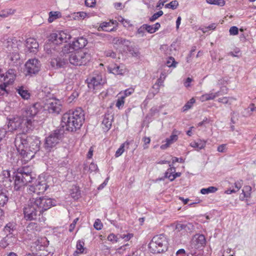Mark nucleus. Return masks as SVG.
<instances>
[{
	"label": "nucleus",
	"instance_id": "58836bf2",
	"mask_svg": "<svg viewBox=\"0 0 256 256\" xmlns=\"http://www.w3.org/2000/svg\"><path fill=\"white\" fill-rule=\"evenodd\" d=\"M195 102V100L194 98H192L184 106H183V111H186L190 109L192 104Z\"/></svg>",
	"mask_w": 256,
	"mask_h": 256
},
{
	"label": "nucleus",
	"instance_id": "473e14b6",
	"mask_svg": "<svg viewBox=\"0 0 256 256\" xmlns=\"http://www.w3.org/2000/svg\"><path fill=\"white\" fill-rule=\"evenodd\" d=\"M206 144V142L200 140H198V142H192L190 144V146L192 147L196 148L198 150H200L204 148Z\"/></svg>",
	"mask_w": 256,
	"mask_h": 256
},
{
	"label": "nucleus",
	"instance_id": "393cba45",
	"mask_svg": "<svg viewBox=\"0 0 256 256\" xmlns=\"http://www.w3.org/2000/svg\"><path fill=\"white\" fill-rule=\"evenodd\" d=\"M113 116L109 114H104L102 122V124L104 126L103 128L106 130H108L112 126Z\"/></svg>",
	"mask_w": 256,
	"mask_h": 256
},
{
	"label": "nucleus",
	"instance_id": "f03ea898",
	"mask_svg": "<svg viewBox=\"0 0 256 256\" xmlns=\"http://www.w3.org/2000/svg\"><path fill=\"white\" fill-rule=\"evenodd\" d=\"M84 120V112L79 108L64 114L62 118L61 124L63 128L66 126L67 130L76 131L82 126Z\"/></svg>",
	"mask_w": 256,
	"mask_h": 256
},
{
	"label": "nucleus",
	"instance_id": "c9c22d12",
	"mask_svg": "<svg viewBox=\"0 0 256 256\" xmlns=\"http://www.w3.org/2000/svg\"><path fill=\"white\" fill-rule=\"evenodd\" d=\"M218 188L214 186H209L208 188H204L200 190L201 194H208L209 193L215 192Z\"/></svg>",
	"mask_w": 256,
	"mask_h": 256
},
{
	"label": "nucleus",
	"instance_id": "412c9836",
	"mask_svg": "<svg viewBox=\"0 0 256 256\" xmlns=\"http://www.w3.org/2000/svg\"><path fill=\"white\" fill-rule=\"evenodd\" d=\"M108 69L110 72L114 74L122 75L126 72V68L123 64H112L108 68Z\"/></svg>",
	"mask_w": 256,
	"mask_h": 256
},
{
	"label": "nucleus",
	"instance_id": "0e129e2a",
	"mask_svg": "<svg viewBox=\"0 0 256 256\" xmlns=\"http://www.w3.org/2000/svg\"><path fill=\"white\" fill-rule=\"evenodd\" d=\"M240 52L238 48H236L234 52H230L228 54L233 57H238V54Z\"/></svg>",
	"mask_w": 256,
	"mask_h": 256
},
{
	"label": "nucleus",
	"instance_id": "a19ab883",
	"mask_svg": "<svg viewBox=\"0 0 256 256\" xmlns=\"http://www.w3.org/2000/svg\"><path fill=\"white\" fill-rule=\"evenodd\" d=\"M178 62H176L174 58L172 56H170L166 62V64L168 67L176 68Z\"/></svg>",
	"mask_w": 256,
	"mask_h": 256
},
{
	"label": "nucleus",
	"instance_id": "dca6fc26",
	"mask_svg": "<svg viewBox=\"0 0 256 256\" xmlns=\"http://www.w3.org/2000/svg\"><path fill=\"white\" fill-rule=\"evenodd\" d=\"M194 229V226L192 224L178 223L176 225L175 232L178 235L180 234L184 236L188 233L192 232Z\"/></svg>",
	"mask_w": 256,
	"mask_h": 256
},
{
	"label": "nucleus",
	"instance_id": "9b49d317",
	"mask_svg": "<svg viewBox=\"0 0 256 256\" xmlns=\"http://www.w3.org/2000/svg\"><path fill=\"white\" fill-rule=\"evenodd\" d=\"M32 199L42 214L50 209L52 206L56 205V201L54 199L49 198L48 196H42L36 198H32Z\"/></svg>",
	"mask_w": 256,
	"mask_h": 256
},
{
	"label": "nucleus",
	"instance_id": "09e8293b",
	"mask_svg": "<svg viewBox=\"0 0 256 256\" xmlns=\"http://www.w3.org/2000/svg\"><path fill=\"white\" fill-rule=\"evenodd\" d=\"M170 168H168L165 172V177L168 178V176H172L173 174L176 172V168L174 167H172L171 164H170Z\"/></svg>",
	"mask_w": 256,
	"mask_h": 256
},
{
	"label": "nucleus",
	"instance_id": "aec40b11",
	"mask_svg": "<svg viewBox=\"0 0 256 256\" xmlns=\"http://www.w3.org/2000/svg\"><path fill=\"white\" fill-rule=\"evenodd\" d=\"M62 104L59 100H55L50 103L48 106V110L49 113L58 114L62 110Z\"/></svg>",
	"mask_w": 256,
	"mask_h": 256
},
{
	"label": "nucleus",
	"instance_id": "b1692460",
	"mask_svg": "<svg viewBox=\"0 0 256 256\" xmlns=\"http://www.w3.org/2000/svg\"><path fill=\"white\" fill-rule=\"evenodd\" d=\"M178 138V136L176 134V132L174 131L170 138L166 139V143L160 146V148L162 150L166 149L170 144L176 142Z\"/></svg>",
	"mask_w": 256,
	"mask_h": 256
},
{
	"label": "nucleus",
	"instance_id": "f3484780",
	"mask_svg": "<svg viewBox=\"0 0 256 256\" xmlns=\"http://www.w3.org/2000/svg\"><path fill=\"white\" fill-rule=\"evenodd\" d=\"M68 64V59L66 58L61 56H57L52 58L50 61V65L52 67L56 70L64 68L66 64Z\"/></svg>",
	"mask_w": 256,
	"mask_h": 256
},
{
	"label": "nucleus",
	"instance_id": "e2e57ef3",
	"mask_svg": "<svg viewBox=\"0 0 256 256\" xmlns=\"http://www.w3.org/2000/svg\"><path fill=\"white\" fill-rule=\"evenodd\" d=\"M105 54L108 57H111L112 58H115L116 57V54L111 50L106 52Z\"/></svg>",
	"mask_w": 256,
	"mask_h": 256
},
{
	"label": "nucleus",
	"instance_id": "ddd939ff",
	"mask_svg": "<svg viewBox=\"0 0 256 256\" xmlns=\"http://www.w3.org/2000/svg\"><path fill=\"white\" fill-rule=\"evenodd\" d=\"M48 188V185L46 180H40V178L35 184L29 186L28 192L30 194H40L44 193Z\"/></svg>",
	"mask_w": 256,
	"mask_h": 256
},
{
	"label": "nucleus",
	"instance_id": "cd10ccee",
	"mask_svg": "<svg viewBox=\"0 0 256 256\" xmlns=\"http://www.w3.org/2000/svg\"><path fill=\"white\" fill-rule=\"evenodd\" d=\"M16 230V225L14 223L9 222L4 226V232L7 236H14V232Z\"/></svg>",
	"mask_w": 256,
	"mask_h": 256
},
{
	"label": "nucleus",
	"instance_id": "c85d7f7f",
	"mask_svg": "<svg viewBox=\"0 0 256 256\" xmlns=\"http://www.w3.org/2000/svg\"><path fill=\"white\" fill-rule=\"evenodd\" d=\"M14 42H17L16 39L8 38L4 41V44L8 50H11L18 48V45Z\"/></svg>",
	"mask_w": 256,
	"mask_h": 256
},
{
	"label": "nucleus",
	"instance_id": "6ab92c4d",
	"mask_svg": "<svg viewBox=\"0 0 256 256\" xmlns=\"http://www.w3.org/2000/svg\"><path fill=\"white\" fill-rule=\"evenodd\" d=\"M26 46L28 52L35 53L38 48V44L36 39L30 38L26 40Z\"/></svg>",
	"mask_w": 256,
	"mask_h": 256
},
{
	"label": "nucleus",
	"instance_id": "c03bdc74",
	"mask_svg": "<svg viewBox=\"0 0 256 256\" xmlns=\"http://www.w3.org/2000/svg\"><path fill=\"white\" fill-rule=\"evenodd\" d=\"M216 24L214 23L212 24L209 25L208 26L202 28L200 30L202 31L204 33H206L208 32V30H214L216 29Z\"/></svg>",
	"mask_w": 256,
	"mask_h": 256
},
{
	"label": "nucleus",
	"instance_id": "6e6552de",
	"mask_svg": "<svg viewBox=\"0 0 256 256\" xmlns=\"http://www.w3.org/2000/svg\"><path fill=\"white\" fill-rule=\"evenodd\" d=\"M64 134L63 129H57L52 132L46 138L44 148L48 151H51L62 140Z\"/></svg>",
	"mask_w": 256,
	"mask_h": 256
},
{
	"label": "nucleus",
	"instance_id": "79ce46f5",
	"mask_svg": "<svg viewBox=\"0 0 256 256\" xmlns=\"http://www.w3.org/2000/svg\"><path fill=\"white\" fill-rule=\"evenodd\" d=\"M235 100L232 97H223L221 98H219L218 99V102H221L224 104H230V100Z\"/></svg>",
	"mask_w": 256,
	"mask_h": 256
},
{
	"label": "nucleus",
	"instance_id": "4468645a",
	"mask_svg": "<svg viewBox=\"0 0 256 256\" xmlns=\"http://www.w3.org/2000/svg\"><path fill=\"white\" fill-rule=\"evenodd\" d=\"M25 66L27 74H36L40 70V62L36 58L30 59L26 63Z\"/></svg>",
	"mask_w": 256,
	"mask_h": 256
},
{
	"label": "nucleus",
	"instance_id": "bb28decb",
	"mask_svg": "<svg viewBox=\"0 0 256 256\" xmlns=\"http://www.w3.org/2000/svg\"><path fill=\"white\" fill-rule=\"evenodd\" d=\"M86 40L83 37H80L78 38L75 41L73 42L72 46H74L75 50H78L82 48L86 45Z\"/></svg>",
	"mask_w": 256,
	"mask_h": 256
},
{
	"label": "nucleus",
	"instance_id": "4be33fe9",
	"mask_svg": "<svg viewBox=\"0 0 256 256\" xmlns=\"http://www.w3.org/2000/svg\"><path fill=\"white\" fill-rule=\"evenodd\" d=\"M14 70H9L4 74L2 72V76L4 78V80H0V82H6L8 84L13 83L16 78Z\"/></svg>",
	"mask_w": 256,
	"mask_h": 256
},
{
	"label": "nucleus",
	"instance_id": "864d4df0",
	"mask_svg": "<svg viewBox=\"0 0 256 256\" xmlns=\"http://www.w3.org/2000/svg\"><path fill=\"white\" fill-rule=\"evenodd\" d=\"M134 92V89L133 88H129L126 90L122 95L124 98H126V96H130Z\"/></svg>",
	"mask_w": 256,
	"mask_h": 256
},
{
	"label": "nucleus",
	"instance_id": "f704fd0d",
	"mask_svg": "<svg viewBox=\"0 0 256 256\" xmlns=\"http://www.w3.org/2000/svg\"><path fill=\"white\" fill-rule=\"evenodd\" d=\"M15 12V10L12 8L3 10L0 12V16L4 18H6L10 15L13 14Z\"/></svg>",
	"mask_w": 256,
	"mask_h": 256
},
{
	"label": "nucleus",
	"instance_id": "e433bc0d",
	"mask_svg": "<svg viewBox=\"0 0 256 256\" xmlns=\"http://www.w3.org/2000/svg\"><path fill=\"white\" fill-rule=\"evenodd\" d=\"M214 98V93L211 92L209 94H206L201 96L200 99L202 102L208 101Z\"/></svg>",
	"mask_w": 256,
	"mask_h": 256
},
{
	"label": "nucleus",
	"instance_id": "20e7f679",
	"mask_svg": "<svg viewBox=\"0 0 256 256\" xmlns=\"http://www.w3.org/2000/svg\"><path fill=\"white\" fill-rule=\"evenodd\" d=\"M24 214L26 220H38L40 222H44L46 220V218L42 215L32 199H30L24 208Z\"/></svg>",
	"mask_w": 256,
	"mask_h": 256
},
{
	"label": "nucleus",
	"instance_id": "a211bd4d",
	"mask_svg": "<svg viewBox=\"0 0 256 256\" xmlns=\"http://www.w3.org/2000/svg\"><path fill=\"white\" fill-rule=\"evenodd\" d=\"M206 243V238L203 234L195 235L192 240V245L196 249L204 246Z\"/></svg>",
	"mask_w": 256,
	"mask_h": 256
},
{
	"label": "nucleus",
	"instance_id": "7ed1b4c3",
	"mask_svg": "<svg viewBox=\"0 0 256 256\" xmlns=\"http://www.w3.org/2000/svg\"><path fill=\"white\" fill-rule=\"evenodd\" d=\"M8 127L10 131L20 130L24 134L33 128V122L31 118H24L22 115L9 119Z\"/></svg>",
	"mask_w": 256,
	"mask_h": 256
},
{
	"label": "nucleus",
	"instance_id": "603ef678",
	"mask_svg": "<svg viewBox=\"0 0 256 256\" xmlns=\"http://www.w3.org/2000/svg\"><path fill=\"white\" fill-rule=\"evenodd\" d=\"M107 238L108 240L112 242H117L118 240V236L114 234H109Z\"/></svg>",
	"mask_w": 256,
	"mask_h": 256
},
{
	"label": "nucleus",
	"instance_id": "37998d69",
	"mask_svg": "<svg viewBox=\"0 0 256 256\" xmlns=\"http://www.w3.org/2000/svg\"><path fill=\"white\" fill-rule=\"evenodd\" d=\"M84 242L82 240H79L76 244V248L78 250V253H82L84 250Z\"/></svg>",
	"mask_w": 256,
	"mask_h": 256
},
{
	"label": "nucleus",
	"instance_id": "3c124183",
	"mask_svg": "<svg viewBox=\"0 0 256 256\" xmlns=\"http://www.w3.org/2000/svg\"><path fill=\"white\" fill-rule=\"evenodd\" d=\"M144 26L146 31L150 34H153L156 32L154 28L153 25H148L147 24H144Z\"/></svg>",
	"mask_w": 256,
	"mask_h": 256
},
{
	"label": "nucleus",
	"instance_id": "a878e982",
	"mask_svg": "<svg viewBox=\"0 0 256 256\" xmlns=\"http://www.w3.org/2000/svg\"><path fill=\"white\" fill-rule=\"evenodd\" d=\"M16 241V238L13 236H7L0 241V246L5 248L10 244H12Z\"/></svg>",
	"mask_w": 256,
	"mask_h": 256
},
{
	"label": "nucleus",
	"instance_id": "f257e3e1",
	"mask_svg": "<svg viewBox=\"0 0 256 256\" xmlns=\"http://www.w3.org/2000/svg\"><path fill=\"white\" fill-rule=\"evenodd\" d=\"M14 145L22 160L28 162L39 151L40 141L36 136L28 137L20 133L15 138Z\"/></svg>",
	"mask_w": 256,
	"mask_h": 256
},
{
	"label": "nucleus",
	"instance_id": "f8f14e48",
	"mask_svg": "<svg viewBox=\"0 0 256 256\" xmlns=\"http://www.w3.org/2000/svg\"><path fill=\"white\" fill-rule=\"evenodd\" d=\"M71 38V36L64 31H58L50 35V41L54 45L66 43Z\"/></svg>",
	"mask_w": 256,
	"mask_h": 256
},
{
	"label": "nucleus",
	"instance_id": "5701e85b",
	"mask_svg": "<svg viewBox=\"0 0 256 256\" xmlns=\"http://www.w3.org/2000/svg\"><path fill=\"white\" fill-rule=\"evenodd\" d=\"M74 50H75V48H74V46H72V44L71 45L70 44H66L62 47H60V46H58L56 48V52H59L60 56H62V54L64 55L66 54H68L70 52H72Z\"/></svg>",
	"mask_w": 256,
	"mask_h": 256
},
{
	"label": "nucleus",
	"instance_id": "bf43d9fd",
	"mask_svg": "<svg viewBox=\"0 0 256 256\" xmlns=\"http://www.w3.org/2000/svg\"><path fill=\"white\" fill-rule=\"evenodd\" d=\"M242 186V180H240L234 182V187L236 189V192H238Z\"/></svg>",
	"mask_w": 256,
	"mask_h": 256
},
{
	"label": "nucleus",
	"instance_id": "9d476101",
	"mask_svg": "<svg viewBox=\"0 0 256 256\" xmlns=\"http://www.w3.org/2000/svg\"><path fill=\"white\" fill-rule=\"evenodd\" d=\"M88 87L93 90L100 88L106 82L102 74L99 71H95L86 79Z\"/></svg>",
	"mask_w": 256,
	"mask_h": 256
},
{
	"label": "nucleus",
	"instance_id": "49530a36",
	"mask_svg": "<svg viewBox=\"0 0 256 256\" xmlns=\"http://www.w3.org/2000/svg\"><path fill=\"white\" fill-rule=\"evenodd\" d=\"M246 110L248 111V115L250 116L252 112H256V106L254 104L252 103Z\"/></svg>",
	"mask_w": 256,
	"mask_h": 256
},
{
	"label": "nucleus",
	"instance_id": "423d86ee",
	"mask_svg": "<svg viewBox=\"0 0 256 256\" xmlns=\"http://www.w3.org/2000/svg\"><path fill=\"white\" fill-rule=\"evenodd\" d=\"M13 178H14V189L18 190L20 188L32 181V172L28 168L24 167L19 168L14 174Z\"/></svg>",
	"mask_w": 256,
	"mask_h": 256
},
{
	"label": "nucleus",
	"instance_id": "5fc2aeb1",
	"mask_svg": "<svg viewBox=\"0 0 256 256\" xmlns=\"http://www.w3.org/2000/svg\"><path fill=\"white\" fill-rule=\"evenodd\" d=\"M124 144H122L118 150L116 151L115 156L116 157H118L122 154L124 152Z\"/></svg>",
	"mask_w": 256,
	"mask_h": 256
},
{
	"label": "nucleus",
	"instance_id": "0eeeda50",
	"mask_svg": "<svg viewBox=\"0 0 256 256\" xmlns=\"http://www.w3.org/2000/svg\"><path fill=\"white\" fill-rule=\"evenodd\" d=\"M148 248L151 252L158 254L167 250L168 242L164 234L155 236L148 244Z\"/></svg>",
	"mask_w": 256,
	"mask_h": 256
},
{
	"label": "nucleus",
	"instance_id": "39448f33",
	"mask_svg": "<svg viewBox=\"0 0 256 256\" xmlns=\"http://www.w3.org/2000/svg\"><path fill=\"white\" fill-rule=\"evenodd\" d=\"M13 178H14V189L18 190L20 188L32 181V172L28 168L24 167L19 168L14 174Z\"/></svg>",
	"mask_w": 256,
	"mask_h": 256
},
{
	"label": "nucleus",
	"instance_id": "1a4fd4ad",
	"mask_svg": "<svg viewBox=\"0 0 256 256\" xmlns=\"http://www.w3.org/2000/svg\"><path fill=\"white\" fill-rule=\"evenodd\" d=\"M90 58L89 53L82 50L72 53L68 56L70 64L76 66L86 65L90 62Z\"/></svg>",
	"mask_w": 256,
	"mask_h": 256
},
{
	"label": "nucleus",
	"instance_id": "774afa93",
	"mask_svg": "<svg viewBox=\"0 0 256 256\" xmlns=\"http://www.w3.org/2000/svg\"><path fill=\"white\" fill-rule=\"evenodd\" d=\"M185 254V250L183 248L178 250L175 254L176 256H184Z\"/></svg>",
	"mask_w": 256,
	"mask_h": 256
},
{
	"label": "nucleus",
	"instance_id": "6e6d98bb",
	"mask_svg": "<svg viewBox=\"0 0 256 256\" xmlns=\"http://www.w3.org/2000/svg\"><path fill=\"white\" fill-rule=\"evenodd\" d=\"M94 226L96 230H100L102 227V224L100 220L97 219L94 223Z\"/></svg>",
	"mask_w": 256,
	"mask_h": 256
},
{
	"label": "nucleus",
	"instance_id": "a18cd8bd",
	"mask_svg": "<svg viewBox=\"0 0 256 256\" xmlns=\"http://www.w3.org/2000/svg\"><path fill=\"white\" fill-rule=\"evenodd\" d=\"M111 26V22H102L100 24V27L98 28H101L102 30L104 31H109L108 29H106L107 27Z\"/></svg>",
	"mask_w": 256,
	"mask_h": 256
},
{
	"label": "nucleus",
	"instance_id": "680f3d73",
	"mask_svg": "<svg viewBox=\"0 0 256 256\" xmlns=\"http://www.w3.org/2000/svg\"><path fill=\"white\" fill-rule=\"evenodd\" d=\"M85 4L88 7H93L96 4L95 0H86Z\"/></svg>",
	"mask_w": 256,
	"mask_h": 256
},
{
	"label": "nucleus",
	"instance_id": "2f4dec72",
	"mask_svg": "<svg viewBox=\"0 0 256 256\" xmlns=\"http://www.w3.org/2000/svg\"><path fill=\"white\" fill-rule=\"evenodd\" d=\"M16 92L20 96L25 100H28L30 97V94L24 88V86H20L16 89Z\"/></svg>",
	"mask_w": 256,
	"mask_h": 256
},
{
	"label": "nucleus",
	"instance_id": "2eb2a0df",
	"mask_svg": "<svg viewBox=\"0 0 256 256\" xmlns=\"http://www.w3.org/2000/svg\"><path fill=\"white\" fill-rule=\"evenodd\" d=\"M40 108V105L38 103H35L32 105L28 106L22 113V116L24 118H31L32 121L34 122L32 119L34 117L38 114Z\"/></svg>",
	"mask_w": 256,
	"mask_h": 256
},
{
	"label": "nucleus",
	"instance_id": "4d7b16f0",
	"mask_svg": "<svg viewBox=\"0 0 256 256\" xmlns=\"http://www.w3.org/2000/svg\"><path fill=\"white\" fill-rule=\"evenodd\" d=\"M229 32L230 35H236L238 32V28L235 26H232L229 30Z\"/></svg>",
	"mask_w": 256,
	"mask_h": 256
},
{
	"label": "nucleus",
	"instance_id": "052dcab7",
	"mask_svg": "<svg viewBox=\"0 0 256 256\" xmlns=\"http://www.w3.org/2000/svg\"><path fill=\"white\" fill-rule=\"evenodd\" d=\"M170 8L175 10L178 6V2L176 0H174L170 2Z\"/></svg>",
	"mask_w": 256,
	"mask_h": 256
},
{
	"label": "nucleus",
	"instance_id": "13d9d810",
	"mask_svg": "<svg viewBox=\"0 0 256 256\" xmlns=\"http://www.w3.org/2000/svg\"><path fill=\"white\" fill-rule=\"evenodd\" d=\"M145 30L144 24L140 28H138L137 34H140L141 36H143L144 34Z\"/></svg>",
	"mask_w": 256,
	"mask_h": 256
},
{
	"label": "nucleus",
	"instance_id": "de8ad7c7",
	"mask_svg": "<svg viewBox=\"0 0 256 256\" xmlns=\"http://www.w3.org/2000/svg\"><path fill=\"white\" fill-rule=\"evenodd\" d=\"M170 168H168L165 172V177L168 178V176H172L173 174L176 172V168L174 167H172L171 164H170Z\"/></svg>",
	"mask_w": 256,
	"mask_h": 256
},
{
	"label": "nucleus",
	"instance_id": "7c9ffc66",
	"mask_svg": "<svg viewBox=\"0 0 256 256\" xmlns=\"http://www.w3.org/2000/svg\"><path fill=\"white\" fill-rule=\"evenodd\" d=\"M7 192L6 190H0V206H4L8 202Z\"/></svg>",
	"mask_w": 256,
	"mask_h": 256
},
{
	"label": "nucleus",
	"instance_id": "8fccbe9b",
	"mask_svg": "<svg viewBox=\"0 0 256 256\" xmlns=\"http://www.w3.org/2000/svg\"><path fill=\"white\" fill-rule=\"evenodd\" d=\"M124 99L125 98L122 96H119L116 102V106L120 108V106H123L124 103Z\"/></svg>",
	"mask_w": 256,
	"mask_h": 256
},
{
	"label": "nucleus",
	"instance_id": "72a5a7b5",
	"mask_svg": "<svg viewBox=\"0 0 256 256\" xmlns=\"http://www.w3.org/2000/svg\"><path fill=\"white\" fill-rule=\"evenodd\" d=\"M57 46H54L52 42L50 44H47L44 46V50H46V52L48 54H54L55 55L56 52H56Z\"/></svg>",
	"mask_w": 256,
	"mask_h": 256
},
{
	"label": "nucleus",
	"instance_id": "4c0bfd02",
	"mask_svg": "<svg viewBox=\"0 0 256 256\" xmlns=\"http://www.w3.org/2000/svg\"><path fill=\"white\" fill-rule=\"evenodd\" d=\"M207 3L219 6H224L225 4L224 0H206Z\"/></svg>",
	"mask_w": 256,
	"mask_h": 256
},
{
	"label": "nucleus",
	"instance_id": "ea45409f",
	"mask_svg": "<svg viewBox=\"0 0 256 256\" xmlns=\"http://www.w3.org/2000/svg\"><path fill=\"white\" fill-rule=\"evenodd\" d=\"M166 77V75L164 72H162L160 77L157 80L156 82L155 85L158 84V86L160 87V86H163L164 81ZM159 89V88H158Z\"/></svg>",
	"mask_w": 256,
	"mask_h": 256
},
{
	"label": "nucleus",
	"instance_id": "69168bd1",
	"mask_svg": "<svg viewBox=\"0 0 256 256\" xmlns=\"http://www.w3.org/2000/svg\"><path fill=\"white\" fill-rule=\"evenodd\" d=\"M181 175V173L180 172H174L173 175L172 176H168V178L170 180V181H173L177 177H179Z\"/></svg>",
	"mask_w": 256,
	"mask_h": 256
},
{
	"label": "nucleus",
	"instance_id": "c756f323",
	"mask_svg": "<svg viewBox=\"0 0 256 256\" xmlns=\"http://www.w3.org/2000/svg\"><path fill=\"white\" fill-rule=\"evenodd\" d=\"M112 42L114 45H117L118 46L124 45L125 46H128L130 44V42L128 40L119 37L114 38Z\"/></svg>",
	"mask_w": 256,
	"mask_h": 256
},
{
	"label": "nucleus",
	"instance_id": "338daca9",
	"mask_svg": "<svg viewBox=\"0 0 256 256\" xmlns=\"http://www.w3.org/2000/svg\"><path fill=\"white\" fill-rule=\"evenodd\" d=\"M226 148V144H222L221 145H220L218 147L217 150L220 152H226V150H225Z\"/></svg>",
	"mask_w": 256,
	"mask_h": 256
}]
</instances>
